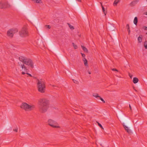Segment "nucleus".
<instances>
[{
    "label": "nucleus",
    "instance_id": "obj_1",
    "mask_svg": "<svg viewBox=\"0 0 147 147\" xmlns=\"http://www.w3.org/2000/svg\"><path fill=\"white\" fill-rule=\"evenodd\" d=\"M39 110L42 112H45L48 109L49 105V102L47 99H40L39 100Z\"/></svg>",
    "mask_w": 147,
    "mask_h": 147
},
{
    "label": "nucleus",
    "instance_id": "obj_2",
    "mask_svg": "<svg viewBox=\"0 0 147 147\" xmlns=\"http://www.w3.org/2000/svg\"><path fill=\"white\" fill-rule=\"evenodd\" d=\"M37 87L38 91L42 93L44 92L46 89L45 80L42 79L38 80Z\"/></svg>",
    "mask_w": 147,
    "mask_h": 147
},
{
    "label": "nucleus",
    "instance_id": "obj_3",
    "mask_svg": "<svg viewBox=\"0 0 147 147\" xmlns=\"http://www.w3.org/2000/svg\"><path fill=\"white\" fill-rule=\"evenodd\" d=\"M19 59L26 65L30 66L32 68L34 67L33 62L31 59L23 56H20L19 57Z\"/></svg>",
    "mask_w": 147,
    "mask_h": 147
},
{
    "label": "nucleus",
    "instance_id": "obj_4",
    "mask_svg": "<svg viewBox=\"0 0 147 147\" xmlns=\"http://www.w3.org/2000/svg\"><path fill=\"white\" fill-rule=\"evenodd\" d=\"M21 108L26 111H29L34 109L35 106L33 105H29L26 102H23L21 105Z\"/></svg>",
    "mask_w": 147,
    "mask_h": 147
},
{
    "label": "nucleus",
    "instance_id": "obj_5",
    "mask_svg": "<svg viewBox=\"0 0 147 147\" xmlns=\"http://www.w3.org/2000/svg\"><path fill=\"white\" fill-rule=\"evenodd\" d=\"M48 124L53 128H60V126L58 123L55 121L50 119L47 121Z\"/></svg>",
    "mask_w": 147,
    "mask_h": 147
},
{
    "label": "nucleus",
    "instance_id": "obj_6",
    "mask_svg": "<svg viewBox=\"0 0 147 147\" xmlns=\"http://www.w3.org/2000/svg\"><path fill=\"white\" fill-rule=\"evenodd\" d=\"M20 36L22 37H26L28 35V32L25 28H22L19 32Z\"/></svg>",
    "mask_w": 147,
    "mask_h": 147
},
{
    "label": "nucleus",
    "instance_id": "obj_7",
    "mask_svg": "<svg viewBox=\"0 0 147 147\" xmlns=\"http://www.w3.org/2000/svg\"><path fill=\"white\" fill-rule=\"evenodd\" d=\"M18 32V30L16 28L10 29L7 31V35L10 37H12L14 34Z\"/></svg>",
    "mask_w": 147,
    "mask_h": 147
},
{
    "label": "nucleus",
    "instance_id": "obj_8",
    "mask_svg": "<svg viewBox=\"0 0 147 147\" xmlns=\"http://www.w3.org/2000/svg\"><path fill=\"white\" fill-rule=\"evenodd\" d=\"M20 67L22 68L21 71H22V74H27L29 75L30 76H32V75L30 74L27 73L28 72V69L24 64L21 65Z\"/></svg>",
    "mask_w": 147,
    "mask_h": 147
},
{
    "label": "nucleus",
    "instance_id": "obj_9",
    "mask_svg": "<svg viewBox=\"0 0 147 147\" xmlns=\"http://www.w3.org/2000/svg\"><path fill=\"white\" fill-rule=\"evenodd\" d=\"M93 96L95 98H97L98 99H100L103 102L105 103V100L102 99V98L97 93H94L93 94Z\"/></svg>",
    "mask_w": 147,
    "mask_h": 147
},
{
    "label": "nucleus",
    "instance_id": "obj_10",
    "mask_svg": "<svg viewBox=\"0 0 147 147\" xmlns=\"http://www.w3.org/2000/svg\"><path fill=\"white\" fill-rule=\"evenodd\" d=\"M93 96L95 98H97L98 99H100L103 102L105 103V100L102 99V98L97 93H94L93 94Z\"/></svg>",
    "mask_w": 147,
    "mask_h": 147
},
{
    "label": "nucleus",
    "instance_id": "obj_11",
    "mask_svg": "<svg viewBox=\"0 0 147 147\" xmlns=\"http://www.w3.org/2000/svg\"><path fill=\"white\" fill-rule=\"evenodd\" d=\"M123 126L127 133H131V131L129 129V127L127 126H126L123 124Z\"/></svg>",
    "mask_w": 147,
    "mask_h": 147
},
{
    "label": "nucleus",
    "instance_id": "obj_12",
    "mask_svg": "<svg viewBox=\"0 0 147 147\" xmlns=\"http://www.w3.org/2000/svg\"><path fill=\"white\" fill-rule=\"evenodd\" d=\"M143 36L142 35H140L138 38V43H141L142 40Z\"/></svg>",
    "mask_w": 147,
    "mask_h": 147
},
{
    "label": "nucleus",
    "instance_id": "obj_13",
    "mask_svg": "<svg viewBox=\"0 0 147 147\" xmlns=\"http://www.w3.org/2000/svg\"><path fill=\"white\" fill-rule=\"evenodd\" d=\"M139 1V0H136L135 1H132L131 3L130 4L131 6H134Z\"/></svg>",
    "mask_w": 147,
    "mask_h": 147
},
{
    "label": "nucleus",
    "instance_id": "obj_14",
    "mask_svg": "<svg viewBox=\"0 0 147 147\" xmlns=\"http://www.w3.org/2000/svg\"><path fill=\"white\" fill-rule=\"evenodd\" d=\"M83 60L84 61L85 65L86 66H88V61L86 58H84L83 59Z\"/></svg>",
    "mask_w": 147,
    "mask_h": 147
},
{
    "label": "nucleus",
    "instance_id": "obj_15",
    "mask_svg": "<svg viewBox=\"0 0 147 147\" xmlns=\"http://www.w3.org/2000/svg\"><path fill=\"white\" fill-rule=\"evenodd\" d=\"M138 81L139 80L137 78L134 77L133 78V82L134 84H136L138 82Z\"/></svg>",
    "mask_w": 147,
    "mask_h": 147
},
{
    "label": "nucleus",
    "instance_id": "obj_16",
    "mask_svg": "<svg viewBox=\"0 0 147 147\" xmlns=\"http://www.w3.org/2000/svg\"><path fill=\"white\" fill-rule=\"evenodd\" d=\"M138 22V18L137 17H135L134 19V23L136 25H137Z\"/></svg>",
    "mask_w": 147,
    "mask_h": 147
},
{
    "label": "nucleus",
    "instance_id": "obj_17",
    "mask_svg": "<svg viewBox=\"0 0 147 147\" xmlns=\"http://www.w3.org/2000/svg\"><path fill=\"white\" fill-rule=\"evenodd\" d=\"M81 47H82V48L83 49V51L84 52H85L86 53H88V50H87V48L86 47H84V46H82Z\"/></svg>",
    "mask_w": 147,
    "mask_h": 147
},
{
    "label": "nucleus",
    "instance_id": "obj_18",
    "mask_svg": "<svg viewBox=\"0 0 147 147\" xmlns=\"http://www.w3.org/2000/svg\"><path fill=\"white\" fill-rule=\"evenodd\" d=\"M119 0H115L113 3V5L114 6H116L118 3L119 2Z\"/></svg>",
    "mask_w": 147,
    "mask_h": 147
},
{
    "label": "nucleus",
    "instance_id": "obj_19",
    "mask_svg": "<svg viewBox=\"0 0 147 147\" xmlns=\"http://www.w3.org/2000/svg\"><path fill=\"white\" fill-rule=\"evenodd\" d=\"M67 24L69 25V28L71 30H73L74 29V28L73 26L70 25V24L67 23Z\"/></svg>",
    "mask_w": 147,
    "mask_h": 147
},
{
    "label": "nucleus",
    "instance_id": "obj_20",
    "mask_svg": "<svg viewBox=\"0 0 147 147\" xmlns=\"http://www.w3.org/2000/svg\"><path fill=\"white\" fill-rule=\"evenodd\" d=\"M5 7V6L2 2H0V8H3Z\"/></svg>",
    "mask_w": 147,
    "mask_h": 147
},
{
    "label": "nucleus",
    "instance_id": "obj_21",
    "mask_svg": "<svg viewBox=\"0 0 147 147\" xmlns=\"http://www.w3.org/2000/svg\"><path fill=\"white\" fill-rule=\"evenodd\" d=\"M34 2H36L37 3H39L41 2L40 0H32Z\"/></svg>",
    "mask_w": 147,
    "mask_h": 147
},
{
    "label": "nucleus",
    "instance_id": "obj_22",
    "mask_svg": "<svg viewBox=\"0 0 147 147\" xmlns=\"http://www.w3.org/2000/svg\"><path fill=\"white\" fill-rule=\"evenodd\" d=\"M72 45L75 49H76L78 48L77 46L75 45L74 43L73 42L72 43Z\"/></svg>",
    "mask_w": 147,
    "mask_h": 147
},
{
    "label": "nucleus",
    "instance_id": "obj_23",
    "mask_svg": "<svg viewBox=\"0 0 147 147\" xmlns=\"http://www.w3.org/2000/svg\"><path fill=\"white\" fill-rule=\"evenodd\" d=\"M128 26V28H127V30H128V34H129L130 33V30L129 29V25L128 24H127V25L126 26Z\"/></svg>",
    "mask_w": 147,
    "mask_h": 147
},
{
    "label": "nucleus",
    "instance_id": "obj_24",
    "mask_svg": "<svg viewBox=\"0 0 147 147\" xmlns=\"http://www.w3.org/2000/svg\"><path fill=\"white\" fill-rule=\"evenodd\" d=\"M144 47H145L146 49H147V42L145 41L144 42Z\"/></svg>",
    "mask_w": 147,
    "mask_h": 147
},
{
    "label": "nucleus",
    "instance_id": "obj_25",
    "mask_svg": "<svg viewBox=\"0 0 147 147\" xmlns=\"http://www.w3.org/2000/svg\"><path fill=\"white\" fill-rule=\"evenodd\" d=\"M102 11H103L104 13L105 14V15L106 14V12L105 11L104 8L102 5Z\"/></svg>",
    "mask_w": 147,
    "mask_h": 147
},
{
    "label": "nucleus",
    "instance_id": "obj_26",
    "mask_svg": "<svg viewBox=\"0 0 147 147\" xmlns=\"http://www.w3.org/2000/svg\"><path fill=\"white\" fill-rule=\"evenodd\" d=\"M142 28L144 30H147V27L146 26H144L142 27Z\"/></svg>",
    "mask_w": 147,
    "mask_h": 147
},
{
    "label": "nucleus",
    "instance_id": "obj_27",
    "mask_svg": "<svg viewBox=\"0 0 147 147\" xmlns=\"http://www.w3.org/2000/svg\"><path fill=\"white\" fill-rule=\"evenodd\" d=\"M98 125L100 126V127L102 129H103V128L102 126L98 122Z\"/></svg>",
    "mask_w": 147,
    "mask_h": 147
},
{
    "label": "nucleus",
    "instance_id": "obj_28",
    "mask_svg": "<svg viewBox=\"0 0 147 147\" xmlns=\"http://www.w3.org/2000/svg\"><path fill=\"white\" fill-rule=\"evenodd\" d=\"M45 27L46 28L48 29H50L51 28V26L49 25H46Z\"/></svg>",
    "mask_w": 147,
    "mask_h": 147
},
{
    "label": "nucleus",
    "instance_id": "obj_29",
    "mask_svg": "<svg viewBox=\"0 0 147 147\" xmlns=\"http://www.w3.org/2000/svg\"><path fill=\"white\" fill-rule=\"evenodd\" d=\"M18 130V128L16 127L15 129H13V131L16 132H17Z\"/></svg>",
    "mask_w": 147,
    "mask_h": 147
},
{
    "label": "nucleus",
    "instance_id": "obj_30",
    "mask_svg": "<svg viewBox=\"0 0 147 147\" xmlns=\"http://www.w3.org/2000/svg\"><path fill=\"white\" fill-rule=\"evenodd\" d=\"M112 70L113 71H117V72H118V71L115 68H113L112 69Z\"/></svg>",
    "mask_w": 147,
    "mask_h": 147
},
{
    "label": "nucleus",
    "instance_id": "obj_31",
    "mask_svg": "<svg viewBox=\"0 0 147 147\" xmlns=\"http://www.w3.org/2000/svg\"><path fill=\"white\" fill-rule=\"evenodd\" d=\"M81 54H82V57H83V58H85V55L84 54L82 53H81Z\"/></svg>",
    "mask_w": 147,
    "mask_h": 147
},
{
    "label": "nucleus",
    "instance_id": "obj_32",
    "mask_svg": "<svg viewBox=\"0 0 147 147\" xmlns=\"http://www.w3.org/2000/svg\"><path fill=\"white\" fill-rule=\"evenodd\" d=\"M129 77H130V78H132V76L130 74H129Z\"/></svg>",
    "mask_w": 147,
    "mask_h": 147
},
{
    "label": "nucleus",
    "instance_id": "obj_33",
    "mask_svg": "<svg viewBox=\"0 0 147 147\" xmlns=\"http://www.w3.org/2000/svg\"><path fill=\"white\" fill-rule=\"evenodd\" d=\"M76 1L80 2H81V0H76Z\"/></svg>",
    "mask_w": 147,
    "mask_h": 147
},
{
    "label": "nucleus",
    "instance_id": "obj_34",
    "mask_svg": "<svg viewBox=\"0 0 147 147\" xmlns=\"http://www.w3.org/2000/svg\"><path fill=\"white\" fill-rule=\"evenodd\" d=\"M88 73L89 74H91V72L90 71H88Z\"/></svg>",
    "mask_w": 147,
    "mask_h": 147
},
{
    "label": "nucleus",
    "instance_id": "obj_35",
    "mask_svg": "<svg viewBox=\"0 0 147 147\" xmlns=\"http://www.w3.org/2000/svg\"><path fill=\"white\" fill-rule=\"evenodd\" d=\"M129 107H130V109H131V107L130 105H129Z\"/></svg>",
    "mask_w": 147,
    "mask_h": 147
},
{
    "label": "nucleus",
    "instance_id": "obj_36",
    "mask_svg": "<svg viewBox=\"0 0 147 147\" xmlns=\"http://www.w3.org/2000/svg\"><path fill=\"white\" fill-rule=\"evenodd\" d=\"M126 27H127V28H128V26H126Z\"/></svg>",
    "mask_w": 147,
    "mask_h": 147
},
{
    "label": "nucleus",
    "instance_id": "obj_37",
    "mask_svg": "<svg viewBox=\"0 0 147 147\" xmlns=\"http://www.w3.org/2000/svg\"><path fill=\"white\" fill-rule=\"evenodd\" d=\"M146 14L147 15V12L146 13Z\"/></svg>",
    "mask_w": 147,
    "mask_h": 147
},
{
    "label": "nucleus",
    "instance_id": "obj_38",
    "mask_svg": "<svg viewBox=\"0 0 147 147\" xmlns=\"http://www.w3.org/2000/svg\"><path fill=\"white\" fill-rule=\"evenodd\" d=\"M146 1H147V0H146Z\"/></svg>",
    "mask_w": 147,
    "mask_h": 147
}]
</instances>
